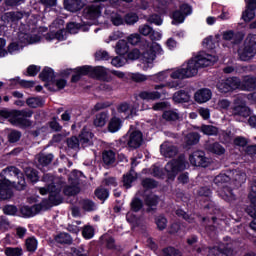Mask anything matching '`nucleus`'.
<instances>
[{"mask_svg":"<svg viewBox=\"0 0 256 256\" xmlns=\"http://www.w3.org/2000/svg\"><path fill=\"white\" fill-rule=\"evenodd\" d=\"M215 60H212V56L204 52L199 53L195 59H191L186 67L178 68L170 74L172 79L183 80L195 76L198 73L199 68H205L213 65Z\"/></svg>","mask_w":256,"mask_h":256,"instance_id":"1","label":"nucleus"},{"mask_svg":"<svg viewBox=\"0 0 256 256\" xmlns=\"http://www.w3.org/2000/svg\"><path fill=\"white\" fill-rule=\"evenodd\" d=\"M120 142L126 143L127 147L132 150L139 149L144 142L143 133L141 130L128 131L120 138Z\"/></svg>","mask_w":256,"mask_h":256,"instance_id":"2","label":"nucleus"},{"mask_svg":"<svg viewBox=\"0 0 256 256\" xmlns=\"http://www.w3.org/2000/svg\"><path fill=\"white\" fill-rule=\"evenodd\" d=\"M256 55V35L249 36L243 49H238V57L242 61H249Z\"/></svg>","mask_w":256,"mask_h":256,"instance_id":"3","label":"nucleus"},{"mask_svg":"<svg viewBox=\"0 0 256 256\" xmlns=\"http://www.w3.org/2000/svg\"><path fill=\"white\" fill-rule=\"evenodd\" d=\"M216 87L219 93H223L224 95L226 93H233V91H236L240 87V78L232 76L221 79L217 82Z\"/></svg>","mask_w":256,"mask_h":256,"instance_id":"4","label":"nucleus"},{"mask_svg":"<svg viewBox=\"0 0 256 256\" xmlns=\"http://www.w3.org/2000/svg\"><path fill=\"white\" fill-rule=\"evenodd\" d=\"M146 47L142 49L141 52V61L143 63H153L154 60L156 59L157 55H163L164 50L162 49L161 45L156 44L150 46L149 43L145 42Z\"/></svg>","mask_w":256,"mask_h":256,"instance_id":"5","label":"nucleus"},{"mask_svg":"<svg viewBox=\"0 0 256 256\" xmlns=\"http://www.w3.org/2000/svg\"><path fill=\"white\" fill-rule=\"evenodd\" d=\"M84 73L93 79H97L105 82L111 81V76H109L107 69L103 66L93 67L90 65H85Z\"/></svg>","mask_w":256,"mask_h":256,"instance_id":"6","label":"nucleus"},{"mask_svg":"<svg viewBox=\"0 0 256 256\" xmlns=\"http://www.w3.org/2000/svg\"><path fill=\"white\" fill-rule=\"evenodd\" d=\"M55 77V70L48 66L44 67L43 70L39 73V79L43 82H46L44 87H46V89L52 93H55L56 91L55 86L51 85V83L55 80Z\"/></svg>","mask_w":256,"mask_h":256,"instance_id":"7","label":"nucleus"},{"mask_svg":"<svg viewBox=\"0 0 256 256\" xmlns=\"http://www.w3.org/2000/svg\"><path fill=\"white\" fill-rule=\"evenodd\" d=\"M190 163L195 167L207 168L210 164L209 159L206 158L203 150H195L189 156Z\"/></svg>","mask_w":256,"mask_h":256,"instance_id":"8","label":"nucleus"},{"mask_svg":"<svg viewBox=\"0 0 256 256\" xmlns=\"http://www.w3.org/2000/svg\"><path fill=\"white\" fill-rule=\"evenodd\" d=\"M248 199L250 200V205L245 208V213L249 215L256 223V182L251 186V191L248 194Z\"/></svg>","mask_w":256,"mask_h":256,"instance_id":"9","label":"nucleus"},{"mask_svg":"<svg viewBox=\"0 0 256 256\" xmlns=\"http://www.w3.org/2000/svg\"><path fill=\"white\" fill-rule=\"evenodd\" d=\"M46 191L49 192L48 201L53 207L61 205L63 203V196H61V189L57 188L55 185H48Z\"/></svg>","mask_w":256,"mask_h":256,"instance_id":"10","label":"nucleus"},{"mask_svg":"<svg viewBox=\"0 0 256 256\" xmlns=\"http://www.w3.org/2000/svg\"><path fill=\"white\" fill-rule=\"evenodd\" d=\"M232 115L248 118L251 116V109L244 101L235 100L234 106H232Z\"/></svg>","mask_w":256,"mask_h":256,"instance_id":"11","label":"nucleus"},{"mask_svg":"<svg viewBox=\"0 0 256 256\" xmlns=\"http://www.w3.org/2000/svg\"><path fill=\"white\" fill-rule=\"evenodd\" d=\"M102 10L99 5H89L83 10V17L89 21H96L101 16Z\"/></svg>","mask_w":256,"mask_h":256,"instance_id":"12","label":"nucleus"},{"mask_svg":"<svg viewBox=\"0 0 256 256\" xmlns=\"http://www.w3.org/2000/svg\"><path fill=\"white\" fill-rule=\"evenodd\" d=\"M93 25L92 21H83L82 23L78 22H68L66 26V30L70 34H77L79 30H83L84 32L89 31V27Z\"/></svg>","mask_w":256,"mask_h":256,"instance_id":"13","label":"nucleus"},{"mask_svg":"<svg viewBox=\"0 0 256 256\" xmlns=\"http://www.w3.org/2000/svg\"><path fill=\"white\" fill-rule=\"evenodd\" d=\"M256 17V0H248L246 9L242 12V20L251 22Z\"/></svg>","mask_w":256,"mask_h":256,"instance_id":"14","label":"nucleus"},{"mask_svg":"<svg viewBox=\"0 0 256 256\" xmlns=\"http://www.w3.org/2000/svg\"><path fill=\"white\" fill-rule=\"evenodd\" d=\"M244 37L243 32H234V30H226L223 32V40L230 41L234 45H240Z\"/></svg>","mask_w":256,"mask_h":256,"instance_id":"15","label":"nucleus"},{"mask_svg":"<svg viewBox=\"0 0 256 256\" xmlns=\"http://www.w3.org/2000/svg\"><path fill=\"white\" fill-rule=\"evenodd\" d=\"M94 137V133L91 132L86 126L83 127L81 133L78 136L80 144L83 148L89 147L93 144L92 139Z\"/></svg>","mask_w":256,"mask_h":256,"instance_id":"16","label":"nucleus"},{"mask_svg":"<svg viewBox=\"0 0 256 256\" xmlns=\"http://www.w3.org/2000/svg\"><path fill=\"white\" fill-rule=\"evenodd\" d=\"M240 91H256V77L254 76H244V79H240V86H238Z\"/></svg>","mask_w":256,"mask_h":256,"instance_id":"17","label":"nucleus"},{"mask_svg":"<svg viewBox=\"0 0 256 256\" xmlns=\"http://www.w3.org/2000/svg\"><path fill=\"white\" fill-rule=\"evenodd\" d=\"M212 97V91L208 88H201L194 94V100L198 104H204L210 101Z\"/></svg>","mask_w":256,"mask_h":256,"instance_id":"18","label":"nucleus"},{"mask_svg":"<svg viewBox=\"0 0 256 256\" xmlns=\"http://www.w3.org/2000/svg\"><path fill=\"white\" fill-rule=\"evenodd\" d=\"M14 195L7 180H0V200H9Z\"/></svg>","mask_w":256,"mask_h":256,"instance_id":"19","label":"nucleus"},{"mask_svg":"<svg viewBox=\"0 0 256 256\" xmlns=\"http://www.w3.org/2000/svg\"><path fill=\"white\" fill-rule=\"evenodd\" d=\"M232 249L228 246H214L210 247L207 256H229Z\"/></svg>","mask_w":256,"mask_h":256,"instance_id":"20","label":"nucleus"},{"mask_svg":"<svg viewBox=\"0 0 256 256\" xmlns=\"http://www.w3.org/2000/svg\"><path fill=\"white\" fill-rule=\"evenodd\" d=\"M12 172L17 177V181L14 182L16 183V185L14 186L15 189L19 191L25 190L27 187V183L24 174L21 172L20 169L15 167L12 168Z\"/></svg>","mask_w":256,"mask_h":256,"instance_id":"21","label":"nucleus"},{"mask_svg":"<svg viewBox=\"0 0 256 256\" xmlns=\"http://www.w3.org/2000/svg\"><path fill=\"white\" fill-rule=\"evenodd\" d=\"M84 6L83 0H64L65 9L72 13L80 11Z\"/></svg>","mask_w":256,"mask_h":256,"instance_id":"22","label":"nucleus"},{"mask_svg":"<svg viewBox=\"0 0 256 256\" xmlns=\"http://www.w3.org/2000/svg\"><path fill=\"white\" fill-rule=\"evenodd\" d=\"M54 242L59 245H72L73 238L67 232H59L58 234L54 235Z\"/></svg>","mask_w":256,"mask_h":256,"instance_id":"23","label":"nucleus"},{"mask_svg":"<svg viewBox=\"0 0 256 256\" xmlns=\"http://www.w3.org/2000/svg\"><path fill=\"white\" fill-rule=\"evenodd\" d=\"M191 96L186 90H178L173 94V101L177 104L189 103Z\"/></svg>","mask_w":256,"mask_h":256,"instance_id":"24","label":"nucleus"},{"mask_svg":"<svg viewBox=\"0 0 256 256\" xmlns=\"http://www.w3.org/2000/svg\"><path fill=\"white\" fill-rule=\"evenodd\" d=\"M24 174L26 176L27 182L31 184H36L40 181L39 171L32 167H27L24 170Z\"/></svg>","mask_w":256,"mask_h":256,"instance_id":"25","label":"nucleus"},{"mask_svg":"<svg viewBox=\"0 0 256 256\" xmlns=\"http://www.w3.org/2000/svg\"><path fill=\"white\" fill-rule=\"evenodd\" d=\"M138 97L143 100V101H157V100H160L161 99V93L158 92V91H152V92H149V91H141L139 94H138Z\"/></svg>","mask_w":256,"mask_h":256,"instance_id":"26","label":"nucleus"},{"mask_svg":"<svg viewBox=\"0 0 256 256\" xmlns=\"http://www.w3.org/2000/svg\"><path fill=\"white\" fill-rule=\"evenodd\" d=\"M53 159H55V156L52 153L46 154L45 152H40L37 155L38 164L42 167H48L52 164Z\"/></svg>","mask_w":256,"mask_h":256,"instance_id":"27","label":"nucleus"},{"mask_svg":"<svg viewBox=\"0 0 256 256\" xmlns=\"http://www.w3.org/2000/svg\"><path fill=\"white\" fill-rule=\"evenodd\" d=\"M25 103L31 109L43 108L45 106V100L42 97H29Z\"/></svg>","mask_w":256,"mask_h":256,"instance_id":"28","label":"nucleus"},{"mask_svg":"<svg viewBox=\"0 0 256 256\" xmlns=\"http://www.w3.org/2000/svg\"><path fill=\"white\" fill-rule=\"evenodd\" d=\"M123 126V121L119 117H112L109 121L108 131L110 133H117Z\"/></svg>","mask_w":256,"mask_h":256,"instance_id":"29","label":"nucleus"},{"mask_svg":"<svg viewBox=\"0 0 256 256\" xmlns=\"http://www.w3.org/2000/svg\"><path fill=\"white\" fill-rule=\"evenodd\" d=\"M129 207H130V211L132 213H140V211L142 209H144V202L141 198L139 197H133L131 199V202L129 204Z\"/></svg>","mask_w":256,"mask_h":256,"instance_id":"30","label":"nucleus"},{"mask_svg":"<svg viewBox=\"0 0 256 256\" xmlns=\"http://www.w3.org/2000/svg\"><path fill=\"white\" fill-rule=\"evenodd\" d=\"M135 171L133 169H130V171L124 176H122V182L124 183V187L129 189L132 187V183L137 180V174H135Z\"/></svg>","mask_w":256,"mask_h":256,"instance_id":"31","label":"nucleus"},{"mask_svg":"<svg viewBox=\"0 0 256 256\" xmlns=\"http://www.w3.org/2000/svg\"><path fill=\"white\" fill-rule=\"evenodd\" d=\"M12 125L18 126L22 129H27L33 126V121L24 117L15 116Z\"/></svg>","mask_w":256,"mask_h":256,"instance_id":"32","label":"nucleus"},{"mask_svg":"<svg viewBox=\"0 0 256 256\" xmlns=\"http://www.w3.org/2000/svg\"><path fill=\"white\" fill-rule=\"evenodd\" d=\"M139 15L136 12L129 11L124 14V23L127 26H134L139 22Z\"/></svg>","mask_w":256,"mask_h":256,"instance_id":"33","label":"nucleus"},{"mask_svg":"<svg viewBox=\"0 0 256 256\" xmlns=\"http://www.w3.org/2000/svg\"><path fill=\"white\" fill-rule=\"evenodd\" d=\"M160 151L165 158L169 159H172L179 153V150H177V146H164V148L163 146H161Z\"/></svg>","mask_w":256,"mask_h":256,"instance_id":"34","label":"nucleus"},{"mask_svg":"<svg viewBox=\"0 0 256 256\" xmlns=\"http://www.w3.org/2000/svg\"><path fill=\"white\" fill-rule=\"evenodd\" d=\"M38 244L39 242L35 236L28 237L25 240V247L29 253H35L38 249Z\"/></svg>","mask_w":256,"mask_h":256,"instance_id":"35","label":"nucleus"},{"mask_svg":"<svg viewBox=\"0 0 256 256\" xmlns=\"http://www.w3.org/2000/svg\"><path fill=\"white\" fill-rule=\"evenodd\" d=\"M206 150L216 155L225 154V148L220 145L219 142H213L212 144H206Z\"/></svg>","mask_w":256,"mask_h":256,"instance_id":"36","label":"nucleus"},{"mask_svg":"<svg viewBox=\"0 0 256 256\" xmlns=\"http://www.w3.org/2000/svg\"><path fill=\"white\" fill-rule=\"evenodd\" d=\"M102 160L105 165L110 166L116 161V154L113 150H104Z\"/></svg>","mask_w":256,"mask_h":256,"instance_id":"37","label":"nucleus"},{"mask_svg":"<svg viewBox=\"0 0 256 256\" xmlns=\"http://www.w3.org/2000/svg\"><path fill=\"white\" fill-rule=\"evenodd\" d=\"M108 119V112L102 111L96 114V118L94 119V126L102 128L106 125Z\"/></svg>","mask_w":256,"mask_h":256,"instance_id":"38","label":"nucleus"},{"mask_svg":"<svg viewBox=\"0 0 256 256\" xmlns=\"http://www.w3.org/2000/svg\"><path fill=\"white\" fill-rule=\"evenodd\" d=\"M168 167H172L174 170H176L178 173L185 170L186 168V163L185 159L179 157L176 160H173L172 162H168Z\"/></svg>","mask_w":256,"mask_h":256,"instance_id":"39","label":"nucleus"},{"mask_svg":"<svg viewBox=\"0 0 256 256\" xmlns=\"http://www.w3.org/2000/svg\"><path fill=\"white\" fill-rule=\"evenodd\" d=\"M170 18L172 19V25H176V24H182L183 22H185V14H183V12H181L179 9L178 10H174L172 11V13L170 14Z\"/></svg>","mask_w":256,"mask_h":256,"instance_id":"40","label":"nucleus"},{"mask_svg":"<svg viewBox=\"0 0 256 256\" xmlns=\"http://www.w3.org/2000/svg\"><path fill=\"white\" fill-rule=\"evenodd\" d=\"M35 215V212L31 206H21L18 210V217L21 218H33Z\"/></svg>","mask_w":256,"mask_h":256,"instance_id":"41","label":"nucleus"},{"mask_svg":"<svg viewBox=\"0 0 256 256\" xmlns=\"http://www.w3.org/2000/svg\"><path fill=\"white\" fill-rule=\"evenodd\" d=\"M22 138V132L16 129H12L7 134V141L9 144H15L19 142Z\"/></svg>","mask_w":256,"mask_h":256,"instance_id":"42","label":"nucleus"},{"mask_svg":"<svg viewBox=\"0 0 256 256\" xmlns=\"http://www.w3.org/2000/svg\"><path fill=\"white\" fill-rule=\"evenodd\" d=\"M11 85H20L24 89H31V87H34L35 81L21 80L20 77H15L11 80Z\"/></svg>","mask_w":256,"mask_h":256,"instance_id":"43","label":"nucleus"},{"mask_svg":"<svg viewBox=\"0 0 256 256\" xmlns=\"http://www.w3.org/2000/svg\"><path fill=\"white\" fill-rule=\"evenodd\" d=\"M4 215H9L10 217H18L19 209L15 205L6 204L2 207Z\"/></svg>","mask_w":256,"mask_h":256,"instance_id":"44","label":"nucleus"},{"mask_svg":"<svg viewBox=\"0 0 256 256\" xmlns=\"http://www.w3.org/2000/svg\"><path fill=\"white\" fill-rule=\"evenodd\" d=\"M94 194L102 203H104L109 198L110 191L106 188L98 187Z\"/></svg>","mask_w":256,"mask_h":256,"instance_id":"45","label":"nucleus"},{"mask_svg":"<svg viewBox=\"0 0 256 256\" xmlns=\"http://www.w3.org/2000/svg\"><path fill=\"white\" fill-rule=\"evenodd\" d=\"M159 185V182L152 178H145L141 181V186L145 190H153L156 189Z\"/></svg>","mask_w":256,"mask_h":256,"instance_id":"46","label":"nucleus"},{"mask_svg":"<svg viewBox=\"0 0 256 256\" xmlns=\"http://www.w3.org/2000/svg\"><path fill=\"white\" fill-rule=\"evenodd\" d=\"M66 144L69 149H72L74 151H77L80 149V139L77 136H71L66 139Z\"/></svg>","mask_w":256,"mask_h":256,"instance_id":"47","label":"nucleus"},{"mask_svg":"<svg viewBox=\"0 0 256 256\" xmlns=\"http://www.w3.org/2000/svg\"><path fill=\"white\" fill-rule=\"evenodd\" d=\"M128 52H129V46L126 41L120 40V41H118V43H116V54H118L120 56H124Z\"/></svg>","mask_w":256,"mask_h":256,"instance_id":"48","label":"nucleus"},{"mask_svg":"<svg viewBox=\"0 0 256 256\" xmlns=\"http://www.w3.org/2000/svg\"><path fill=\"white\" fill-rule=\"evenodd\" d=\"M201 132L207 136H217L218 135V127H216L214 125L203 124L201 126Z\"/></svg>","mask_w":256,"mask_h":256,"instance_id":"49","label":"nucleus"},{"mask_svg":"<svg viewBox=\"0 0 256 256\" xmlns=\"http://www.w3.org/2000/svg\"><path fill=\"white\" fill-rule=\"evenodd\" d=\"M81 207L83 211H86L87 213H91L92 211H96V204L91 199H83L81 201Z\"/></svg>","mask_w":256,"mask_h":256,"instance_id":"50","label":"nucleus"},{"mask_svg":"<svg viewBox=\"0 0 256 256\" xmlns=\"http://www.w3.org/2000/svg\"><path fill=\"white\" fill-rule=\"evenodd\" d=\"M84 70H86V67L85 65L84 66H81V67H77L74 69V72L76 74L72 75L71 77V82L72 83H77L78 81L81 80V77L82 76H88L87 74L84 73Z\"/></svg>","mask_w":256,"mask_h":256,"instance_id":"51","label":"nucleus"},{"mask_svg":"<svg viewBox=\"0 0 256 256\" xmlns=\"http://www.w3.org/2000/svg\"><path fill=\"white\" fill-rule=\"evenodd\" d=\"M160 198L158 195H147L144 199L147 207H158Z\"/></svg>","mask_w":256,"mask_h":256,"instance_id":"52","label":"nucleus"},{"mask_svg":"<svg viewBox=\"0 0 256 256\" xmlns=\"http://www.w3.org/2000/svg\"><path fill=\"white\" fill-rule=\"evenodd\" d=\"M200 140V134L198 132H190L186 136V143L189 146L197 145Z\"/></svg>","mask_w":256,"mask_h":256,"instance_id":"53","label":"nucleus"},{"mask_svg":"<svg viewBox=\"0 0 256 256\" xmlns=\"http://www.w3.org/2000/svg\"><path fill=\"white\" fill-rule=\"evenodd\" d=\"M162 118L168 122H175L179 120V113L173 110H167L163 112Z\"/></svg>","mask_w":256,"mask_h":256,"instance_id":"54","label":"nucleus"},{"mask_svg":"<svg viewBox=\"0 0 256 256\" xmlns=\"http://www.w3.org/2000/svg\"><path fill=\"white\" fill-rule=\"evenodd\" d=\"M5 256H23V249L21 247H6L4 250Z\"/></svg>","mask_w":256,"mask_h":256,"instance_id":"55","label":"nucleus"},{"mask_svg":"<svg viewBox=\"0 0 256 256\" xmlns=\"http://www.w3.org/2000/svg\"><path fill=\"white\" fill-rule=\"evenodd\" d=\"M0 117L4 118V119H9V122L11 124H13L15 118H16V110H6V109H2L0 110Z\"/></svg>","mask_w":256,"mask_h":256,"instance_id":"56","label":"nucleus"},{"mask_svg":"<svg viewBox=\"0 0 256 256\" xmlns=\"http://www.w3.org/2000/svg\"><path fill=\"white\" fill-rule=\"evenodd\" d=\"M162 254L163 256H181V251L173 246H168L162 249Z\"/></svg>","mask_w":256,"mask_h":256,"instance_id":"57","label":"nucleus"},{"mask_svg":"<svg viewBox=\"0 0 256 256\" xmlns=\"http://www.w3.org/2000/svg\"><path fill=\"white\" fill-rule=\"evenodd\" d=\"M41 71V66L29 65L23 74L28 77H35Z\"/></svg>","mask_w":256,"mask_h":256,"instance_id":"58","label":"nucleus"},{"mask_svg":"<svg viewBox=\"0 0 256 256\" xmlns=\"http://www.w3.org/2000/svg\"><path fill=\"white\" fill-rule=\"evenodd\" d=\"M155 224L159 231H164L167 228L168 220L165 216H158L155 218Z\"/></svg>","mask_w":256,"mask_h":256,"instance_id":"59","label":"nucleus"},{"mask_svg":"<svg viewBox=\"0 0 256 256\" xmlns=\"http://www.w3.org/2000/svg\"><path fill=\"white\" fill-rule=\"evenodd\" d=\"M164 171L166 172L167 179L170 181H174L177 174H179V172L176 171L172 166H169L168 163L166 164Z\"/></svg>","mask_w":256,"mask_h":256,"instance_id":"60","label":"nucleus"},{"mask_svg":"<svg viewBox=\"0 0 256 256\" xmlns=\"http://www.w3.org/2000/svg\"><path fill=\"white\" fill-rule=\"evenodd\" d=\"M51 87H54L56 90L55 91H61L64 87L67 85V80L60 78V79H55L51 82Z\"/></svg>","mask_w":256,"mask_h":256,"instance_id":"61","label":"nucleus"},{"mask_svg":"<svg viewBox=\"0 0 256 256\" xmlns=\"http://www.w3.org/2000/svg\"><path fill=\"white\" fill-rule=\"evenodd\" d=\"M231 178L226 175V174H219L218 176L215 177L214 183L218 186L221 187L222 184L230 182Z\"/></svg>","mask_w":256,"mask_h":256,"instance_id":"62","label":"nucleus"},{"mask_svg":"<svg viewBox=\"0 0 256 256\" xmlns=\"http://www.w3.org/2000/svg\"><path fill=\"white\" fill-rule=\"evenodd\" d=\"M80 188L77 186H65L63 189V193L65 196H75L79 194Z\"/></svg>","mask_w":256,"mask_h":256,"instance_id":"63","label":"nucleus"},{"mask_svg":"<svg viewBox=\"0 0 256 256\" xmlns=\"http://www.w3.org/2000/svg\"><path fill=\"white\" fill-rule=\"evenodd\" d=\"M151 174L158 179H164L166 177L164 169H161L159 166L156 165H153Z\"/></svg>","mask_w":256,"mask_h":256,"instance_id":"64","label":"nucleus"}]
</instances>
